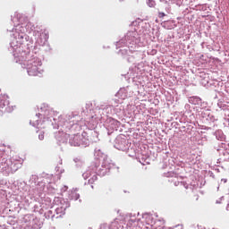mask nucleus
Here are the masks:
<instances>
[{
	"label": "nucleus",
	"mask_w": 229,
	"mask_h": 229,
	"mask_svg": "<svg viewBox=\"0 0 229 229\" xmlns=\"http://www.w3.org/2000/svg\"><path fill=\"white\" fill-rule=\"evenodd\" d=\"M38 71L37 66L32 67V69L29 68L28 74L29 76H37Z\"/></svg>",
	"instance_id": "1"
},
{
	"label": "nucleus",
	"mask_w": 229,
	"mask_h": 229,
	"mask_svg": "<svg viewBox=\"0 0 229 229\" xmlns=\"http://www.w3.org/2000/svg\"><path fill=\"white\" fill-rule=\"evenodd\" d=\"M6 105H8V102L4 99L0 100V112L1 110H3V108H4V106H6Z\"/></svg>",
	"instance_id": "2"
},
{
	"label": "nucleus",
	"mask_w": 229,
	"mask_h": 229,
	"mask_svg": "<svg viewBox=\"0 0 229 229\" xmlns=\"http://www.w3.org/2000/svg\"><path fill=\"white\" fill-rule=\"evenodd\" d=\"M148 5L150 8L155 7V1H154V0H148Z\"/></svg>",
	"instance_id": "3"
},
{
	"label": "nucleus",
	"mask_w": 229,
	"mask_h": 229,
	"mask_svg": "<svg viewBox=\"0 0 229 229\" xmlns=\"http://www.w3.org/2000/svg\"><path fill=\"white\" fill-rule=\"evenodd\" d=\"M39 140H44V132L38 134Z\"/></svg>",
	"instance_id": "4"
},
{
	"label": "nucleus",
	"mask_w": 229,
	"mask_h": 229,
	"mask_svg": "<svg viewBox=\"0 0 229 229\" xmlns=\"http://www.w3.org/2000/svg\"><path fill=\"white\" fill-rule=\"evenodd\" d=\"M158 17H159V19H163V17H165V13H159Z\"/></svg>",
	"instance_id": "5"
},
{
	"label": "nucleus",
	"mask_w": 229,
	"mask_h": 229,
	"mask_svg": "<svg viewBox=\"0 0 229 229\" xmlns=\"http://www.w3.org/2000/svg\"><path fill=\"white\" fill-rule=\"evenodd\" d=\"M192 99H196V101H199V98H191V101H192Z\"/></svg>",
	"instance_id": "6"
},
{
	"label": "nucleus",
	"mask_w": 229,
	"mask_h": 229,
	"mask_svg": "<svg viewBox=\"0 0 229 229\" xmlns=\"http://www.w3.org/2000/svg\"><path fill=\"white\" fill-rule=\"evenodd\" d=\"M134 221L133 220H131V223H133Z\"/></svg>",
	"instance_id": "7"
}]
</instances>
